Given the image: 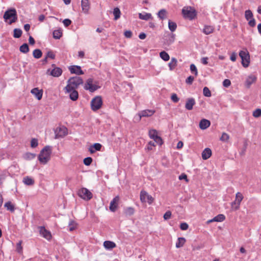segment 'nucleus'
<instances>
[{"mask_svg": "<svg viewBox=\"0 0 261 261\" xmlns=\"http://www.w3.org/2000/svg\"><path fill=\"white\" fill-rule=\"evenodd\" d=\"M51 148L49 146H45L40 152L38 160L41 164H46L50 159Z\"/></svg>", "mask_w": 261, "mask_h": 261, "instance_id": "obj_1", "label": "nucleus"}, {"mask_svg": "<svg viewBox=\"0 0 261 261\" xmlns=\"http://www.w3.org/2000/svg\"><path fill=\"white\" fill-rule=\"evenodd\" d=\"M84 82L82 77L80 76H74L70 77L67 81V85L65 89L69 90L77 89L80 85H82Z\"/></svg>", "mask_w": 261, "mask_h": 261, "instance_id": "obj_2", "label": "nucleus"}, {"mask_svg": "<svg viewBox=\"0 0 261 261\" xmlns=\"http://www.w3.org/2000/svg\"><path fill=\"white\" fill-rule=\"evenodd\" d=\"M4 18L6 22L9 20V24L15 22L17 20L16 10L14 9H11L6 11L4 14Z\"/></svg>", "mask_w": 261, "mask_h": 261, "instance_id": "obj_3", "label": "nucleus"}, {"mask_svg": "<svg viewBox=\"0 0 261 261\" xmlns=\"http://www.w3.org/2000/svg\"><path fill=\"white\" fill-rule=\"evenodd\" d=\"M182 14L185 18L190 20L194 19L197 16V12L192 7H184L182 9Z\"/></svg>", "mask_w": 261, "mask_h": 261, "instance_id": "obj_4", "label": "nucleus"}, {"mask_svg": "<svg viewBox=\"0 0 261 261\" xmlns=\"http://www.w3.org/2000/svg\"><path fill=\"white\" fill-rule=\"evenodd\" d=\"M102 103V97L100 96H96L91 101V109L94 112L97 111L101 108Z\"/></svg>", "mask_w": 261, "mask_h": 261, "instance_id": "obj_5", "label": "nucleus"}, {"mask_svg": "<svg viewBox=\"0 0 261 261\" xmlns=\"http://www.w3.org/2000/svg\"><path fill=\"white\" fill-rule=\"evenodd\" d=\"M239 56L242 59V64L243 67H248L250 63V56L247 50H241Z\"/></svg>", "mask_w": 261, "mask_h": 261, "instance_id": "obj_6", "label": "nucleus"}, {"mask_svg": "<svg viewBox=\"0 0 261 261\" xmlns=\"http://www.w3.org/2000/svg\"><path fill=\"white\" fill-rule=\"evenodd\" d=\"M243 199V196L240 192H238L236 194L235 200L231 204V207L232 210L237 211L240 208V204Z\"/></svg>", "mask_w": 261, "mask_h": 261, "instance_id": "obj_7", "label": "nucleus"}, {"mask_svg": "<svg viewBox=\"0 0 261 261\" xmlns=\"http://www.w3.org/2000/svg\"><path fill=\"white\" fill-rule=\"evenodd\" d=\"M78 195L82 199L88 201L92 198V193L87 188H83L79 190Z\"/></svg>", "mask_w": 261, "mask_h": 261, "instance_id": "obj_8", "label": "nucleus"}, {"mask_svg": "<svg viewBox=\"0 0 261 261\" xmlns=\"http://www.w3.org/2000/svg\"><path fill=\"white\" fill-rule=\"evenodd\" d=\"M99 88V86L95 84H93V79L92 78L88 79L84 85V89L88 90L91 92H93Z\"/></svg>", "mask_w": 261, "mask_h": 261, "instance_id": "obj_9", "label": "nucleus"}, {"mask_svg": "<svg viewBox=\"0 0 261 261\" xmlns=\"http://www.w3.org/2000/svg\"><path fill=\"white\" fill-rule=\"evenodd\" d=\"M51 66L53 67V69L51 70L49 69H48L47 70V73L48 74V72H49V75L54 77H59L61 76L63 72L62 69L60 67H56V65L54 64H53Z\"/></svg>", "mask_w": 261, "mask_h": 261, "instance_id": "obj_10", "label": "nucleus"}, {"mask_svg": "<svg viewBox=\"0 0 261 261\" xmlns=\"http://www.w3.org/2000/svg\"><path fill=\"white\" fill-rule=\"evenodd\" d=\"M140 200L142 202H147L150 204L153 202L154 199L151 195H148L146 191H141L140 192Z\"/></svg>", "mask_w": 261, "mask_h": 261, "instance_id": "obj_11", "label": "nucleus"}, {"mask_svg": "<svg viewBox=\"0 0 261 261\" xmlns=\"http://www.w3.org/2000/svg\"><path fill=\"white\" fill-rule=\"evenodd\" d=\"M55 138H63L68 134L67 129L64 126L58 127L55 130Z\"/></svg>", "mask_w": 261, "mask_h": 261, "instance_id": "obj_12", "label": "nucleus"}, {"mask_svg": "<svg viewBox=\"0 0 261 261\" xmlns=\"http://www.w3.org/2000/svg\"><path fill=\"white\" fill-rule=\"evenodd\" d=\"M40 235L47 240H50L52 236L51 232L45 229L44 226L39 227Z\"/></svg>", "mask_w": 261, "mask_h": 261, "instance_id": "obj_13", "label": "nucleus"}, {"mask_svg": "<svg viewBox=\"0 0 261 261\" xmlns=\"http://www.w3.org/2000/svg\"><path fill=\"white\" fill-rule=\"evenodd\" d=\"M155 113V111L153 110H145L139 112L138 114L139 118V120H141L142 117H148L152 116Z\"/></svg>", "mask_w": 261, "mask_h": 261, "instance_id": "obj_14", "label": "nucleus"}, {"mask_svg": "<svg viewBox=\"0 0 261 261\" xmlns=\"http://www.w3.org/2000/svg\"><path fill=\"white\" fill-rule=\"evenodd\" d=\"M64 90L65 93L69 94V97L71 100L73 101L76 100L79 98V93L76 89H73L69 90L68 89H65Z\"/></svg>", "mask_w": 261, "mask_h": 261, "instance_id": "obj_15", "label": "nucleus"}, {"mask_svg": "<svg viewBox=\"0 0 261 261\" xmlns=\"http://www.w3.org/2000/svg\"><path fill=\"white\" fill-rule=\"evenodd\" d=\"M81 7L83 12L88 14L90 9V3L89 0H82L81 1Z\"/></svg>", "mask_w": 261, "mask_h": 261, "instance_id": "obj_16", "label": "nucleus"}, {"mask_svg": "<svg viewBox=\"0 0 261 261\" xmlns=\"http://www.w3.org/2000/svg\"><path fill=\"white\" fill-rule=\"evenodd\" d=\"M69 70L71 73H74L77 75H82L84 73L79 66H71L69 67Z\"/></svg>", "mask_w": 261, "mask_h": 261, "instance_id": "obj_17", "label": "nucleus"}, {"mask_svg": "<svg viewBox=\"0 0 261 261\" xmlns=\"http://www.w3.org/2000/svg\"><path fill=\"white\" fill-rule=\"evenodd\" d=\"M119 200V196H116L115 197H114L113 200L111 201L110 202V210H111V211L112 212H115L117 207V203L118 202Z\"/></svg>", "mask_w": 261, "mask_h": 261, "instance_id": "obj_18", "label": "nucleus"}, {"mask_svg": "<svg viewBox=\"0 0 261 261\" xmlns=\"http://www.w3.org/2000/svg\"><path fill=\"white\" fill-rule=\"evenodd\" d=\"M195 100L193 98H190L187 99L185 108L188 110H191L193 109V106L195 105Z\"/></svg>", "mask_w": 261, "mask_h": 261, "instance_id": "obj_19", "label": "nucleus"}, {"mask_svg": "<svg viewBox=\"0 0 261 261\" xmlns=\"http://www.w3.org/2000/svg\"><path fill=\"white\" fill-rule=\"evenodd\" d=\"M31 92L35 96L38 100H40L42 97L43 92L39 90L38 88H35L31 90Z\"/></svg>", "mask_w": 261, "mask_h": 261, "instance_id": "obj_20", "label": "nucleus"}, {"mask_svg": "<svg viewBox=\"0 0 261 261\" xmlns=\"http://www.w3.org/2000/svg\"><path fill=\"white\" fill-rule=\"evenodd\" d=\"M211 125V122L205 119H202L199 122V127L204 130L208 128Z\"/></svg>", "mask_w": 261, "mask_h": 261, "instance_id": "obj_21", "label": "nucleus"}, {"mask_svg": "<svg viewBox=\"0 0 261 261\" xmlns=\"http://www.w3.org/2000/svg\"><path fill=\"white\" fill-rule=\"evenodd\" d=\"M256 76L254 75H249L246 80V86L247 88H249L252 84L256 81Z\"/></svg>", "mask_w": 261, "mask_h": 261, "instance_id": "obj_22", "label": "nucleus"}, {"mask_svg": "<svg viewBox=\"0 0 261 261\" xmlns=\"http://www.w3.org/2000/svg\"><path fill=\"white\" fill-rule=\"evenodd\" d=\"M211 155L212 150L209 148H205L202 152V158L204 160L209 159Z\"/></svg>", "mask_w": 261, "mask_h": 261, "instance_id": "obj_23", "label": "nucleus"}, {"mask_svg": "<svg viewBox=\"0 0 261 261\" xmlns=\"http://www.w3.org/2000/svg\"><path fill=\"white\" fill-rule=\"evenodd\" d=\"M215 28L212 25H205L202 30V32L205 35H209L214 32Z\"/></svg>", "mask_w": 261, "mask_h": 261, "instance_id": "obj_24", "label": "nucleus"}, {"mask_svg": "<svg viewBox=\"0 0 261 261\" xmlns=\"http://www.w3.org/2000/svg\"><path fill=\"white\" fill-rule=\"evenodd\" d=\"M103 246L108 250L112 249L116 247V244L110 241H106L103 242Z\"/></svg>", "mask_w": 261, "mask_h": 261, "instance_id": "obj_25", "label": "nucleus"}, {"mask_svg": "<svg viewBox=\"0 0 261 261\" xmlns=\"http://www.w3.org/2000/svg\"><path fill=\"white\" fill-rule=\"evenodd\" d=\"M102 145L100 143H95L92 146H91L89 148V151L91 153H93L95 151H99L101 148Z\"/></svg>", "mask_w": 261, "mask_h": 261, "instance_id": "obj_26", "label": "nucleus"}, {"mask_svg": "<svg viewBox=\"0 0 261 261\" xmlns=\"http://www.w3.org/2000/svg\"><path fill=\"white\" fill-rule=\"evenodd\" d=\"M177 65V60L175 58H172L168 64L170 70L172 71L175 69Z\"/></svg>", "mask_w": 261, "mask_h": 261, "instance_id": "obj_27", "label": "nucleus"}, {"mask_svg": "<svg viewBox=\"0 0 261 261\" xmlns=\"http://www.w3.org/2000/svg\"><path fill=\"white\" fill-rule=\"evenodd\" d=\"M157 15H158V17L161 20H163L167 18V12L165 9H163L160 10L158 12Z\"/></svg>", "mask_w": 261, "mask_h": 261, "instance_id": "obj_28", "label": "nucleus"}, {"mask_svg": "<svg viewBox=\"0 0 261 261\" xmlns=\"http://www.w3.org/2000/svg\"><path fill=\"white\" fill-rule=\"evenodd\" d=\"M23 182L27 186H32L34 184V180L30 176H25L23 179Z\"/></svg>", "mask_w": 261, "mask_h": 261, "instance_id": "obj_29", "label": "nucleus"}, {"mask_svg": "<svg viewBox=\"0 0 261 261\" xmlns=\"http://www.w3.org/2000/svg\"><path fill=\"white\" fill-rule=\"evenodd\" d=\"M139 18L140 19L148 20L152 18V15L150 13H139Z\"/></svg>", "mask_w": 261, "mask_h": 261, "instance_id": "obj_30", "label": "nucleus"}, {"mask_svg": "<svg viewBox=\"0 0 261 261\" xmlns=\"http://www.w3.org/2000/svg\"><path fill=\"white\" fill-rule=\"evenodd\" d=\"M175 35L174 34H170L166 37V43L170 45L173 43L175 40Z\"/></svg>", "mask_w": 261, "mask_h": 261, "instance_id": "obj_31", "label": "nucleus"}, {"mask_svg": "<svg viewBox=\"0 0 261 261\" xmlns=\"http://www.w3.org/2000/svg\"><path fill=\"white\" fill-rule=\"evenodd\" d=\"M186 241V239L184 238H178L177 241L176 243V247L178 248L182 247Z\"/></svg>", "mask_w": 261, "mask_h": 261, "instance_id": "obj_32", "label": "nucleus"}, {"mask_svg": "<svg viewBox=\"0 0 261 261\" xmlns=\"http://www.w3.org/2000/svg\"><path fill=\"white\" fill-rule=\"evenodd\" d=\"M19 50L20 52L23 54L28 53L30 50L28 44L23 43L22 45H21L19 47Z\"/></svg>", "mask_w": 261, "mask_h": 261, "instance_id": "obj_33", "label": "nucleus"}, {"mask_svg": "<svg viewBox=\"0 0 261 261\" xmlns=\"http://www.w3.org/2000/svg\"><path fill=\"white\" fill-rule=\"evenodd\" d=\"M77 227L76 223L73 220H70L69 222L68 228V230L72 231L76 229Z\"/></svg>", "mask_w": 261, "mask_h": 261, "instance_id": "obj_34", "label": "nucleus"}, {"mask_svg": "<svg viewBox=\"0 0 261 261\" xmlns=\"http://www.w3.org/2000/svg\"><path fill=\"white\" fill-rule=\"evenodd\" d=\"M4 206L7 210L10 211L11 212H13L15 211L14 205L10 201L6 202Z\"/></svg>", "mask_w": 261, "mask_h": 261, "instance_id": "obj_35", "label": "nucleus"}, {"mask_svg": "<svg viewBox=\"0 0 261 261\" xmlns=\"http://www.w3.org/2000/svg\"><path fill=\"white\" fill-rule=\"evenodd\" d=\"M135 213V210L132 207H128L124 209V214L126 216H132Z\"/></svg>", "mask_w": 261, "mask_h": 261, "instance_id": "obj_36", "label": "nucleus"}, {"mask_svg": "<svg viewBox=\"0 0 261 261\" xmlns=\"http://www.w3.org/2000/svg\"><path fill=\"white\" fill-rule=\"evenodd\" d=\"M53 37L56 39H59L62 36V32L61 30H56L53 32Z\"/></svg>", "mask_w": 261, "mask_h": 261, "instance_id": "obj_37", "label": "nucleus"}, {"mask_svg": "<svg viewBox=\"0 0 261 261\" xmlns=\"http://www.w3.org/2000/svg\"><path fill=\"white\" fill-rule=\"evenodd\" d=\"M160 56L162 60L167 61L170 59V56L165 51H162L160 53Z\"/></svg>", "mask_w": 261, "mask_h": 261, "instance_id": "obj_38", "label": "nucleus"}, {"mask_svg": "<svg viewBox=\"0 0 261 261\" xmlns=\"http://www.w3.org/2000/svg\"><path fill=\"white\" fill-rule=\"evenodd\" d=\"M113 14L114 15V19L117 20L120 17L121 12L119 8L116 7L114 9Z\"/></svg>", "mask_w": 261, "mask_h": 261, "instance_id": "obj_39", "label": "nucleus"}, {"mask_svg": "<svg viewBox=\"0 0 261 261\" xmlns=\"http://www.w3.org/2000/svg\"><path fill=\"white\" fill-rule=\"evenodd\" d=\"M33 57L36 59H39L42 57V53L39 49H35L33 53Z\"/></svg>", "mask_w": 261, "mask_h": 261, "instance_id": "obj_40", "label": "nucleus"}, {"mask_svg": "<svg viewBox=\"0 0 261 261\" xmlns=\"http://www.w3.org/2000/svg\"><path fill=\"white\" fill-rule=\"evenodd\" d=\"M168 28L169 30L173 32L175 31L177 28L176 23L169 20L168 21Z\"/></svg>", "mask_w": 261, "mask_h": 261, "instance_id": "obj_41", "label": "nucleus"}, {"mask_svg": "<svg viewBox=\"0 0 261 261\" xmlns=\"http://www.w3.org/2000/svg\"><path fill=\"white\" fill-rule=\"evenodd\" d=\"M225 219V216L223 214H219L213 218L215 222H222Z\"/></svg>", "mask_w": 261, "mask_h": 261, "instance_id": "obj_42", "label": "nucleus"}, {"mask_svg": "<svg viewBox=\"0 0 261 261\" xmlns=\"http://www.w3.org/2000/svg\"><path fill=\"white\" fill-rule=\"evenodd\" d=\"M22 32L19 29H15L14 30L13 37L15 38H19L21 37Z\"/></svg>", "mask_w": 261, "mask_h": 261, "instance_id": "obj_43", "label": "nucleus"}, {"mask_svg": "<svg viewBox=\"0 0 261 261\" xmlns=\"http://www.w3.org/2000/svg\"><path fill=\"white\" fill-rule=\"evenodd\" d=\"M245 17L247 20H249L253 17V13L251 10H248L245 12Z\"/></svg>", "mask_w": 261, "mask_h": 261, "instance_id": "obj_44", "label": "nucleus"}, {"mask_svg": "<svg viewBox=\"0 0 261 261\" xmlns=\"http://www.w3.org/2000/svg\"><path fill=\"white\" fill-rule=\"evenodd\" d=\"M35 156V154L30 152H27L24 154V158L26 160H31L34 159Z\"/></svg>", "mask_w": 261, "mask_h": 261, "instance_id": "obj_45", "label": "nucleus"}, {"mask_svg": "<svg viewBox=\"0 0 261 261\" xmlns=\"http://www.w3.org/2000/svg\"><path fill=\"white\" fill-rule=\"evenodd\" d=\"M203 94L206 97H211V92L207 87H204L203 89Z\"/></svg>", "mask_w": 261, "mask_h": 261, "instance_id": "obj_46", "label": "nucleus"}, {"mask_svg": "<svg viewBox=\"0 0 261 261\" xmlns=\"http://www.w3.org/2000/svg\"><path fill=\"white\" fill-rule=\"evenodd\" d=\"M149 135L151 139H154V138H155L158 136V132L155 129L150 130Z\"/></svg>", "mask_w": 261, "mask_h": 261, "instance_id": "obj_47", "label": "nucleus"}, {"mask_svg": "<svg viewBox=\"0 0 261 261\" xmlns=\"http://www.w3.org/2000/svg\"><path fill=\"white\" fill-rule=\"evenodd\" d=\"M190 70L192 73L196 76L198 75L197 69L196 66L194 64H192L190 65Z\"/></svg>", "mask_w": 261, "mask_h": 261, "instance_id": "obj_48", "label": "nucleus"}, {"mask_svg": "<svg viewBox=\"0 0 261 261\" xmlns=\"http://www.w3.org/2000/svg\"><path fill=\"white\" fill-rule=\"evenodd\" d=\"M92 162V159L91 157H87L84 159V164L86 166H89Z\"/></svg>", "mask_w": 261, "mask_h": 261, "instance_id": "obj_49", "label": "nucleus"}, {"mask_svg": "<svg viewBox=\"0 0 261 261\" xmlns=\"http://www.w3.org/2000/svg\"><path fill=\"white\" fill-rule=\"evenodd\" d=\"M38 145V140L35 138H33L31 141V146L32 148L36 147Z\"/></svg>", "mask_w": 261, "mask_h": 261, "instance_id": "obj_50", "label": "nucleus"}, {"mask_svg": "<svg viewBox=\"0 0 261 261\" xmlns=\"http://www.w3.org/2000/svg\"><path fill=\"white\" fill-rule=\"evenodd\" d=\"M253 116L255 118L260 117L261 116V109H256L253 112Z\"/></svg>", "mask_w": 261, "mask_h": 261, "instance_id": "obj_51", "label": "nucleus"}, {"mask_svg": "<svg viewBox=\"0 0 261 261\" xmlns=\"http://www.w3.org/2000/svg\"><path fill=\"white\" fill-rule=\"evenodd\" d=\"M229 138V135L225 133H223L222 134V136H221V137L220 138V140L222 141H228Z\"/></svg>", "mask_w": 261, "mask_h": 261, "instance_id": "obj_52", "label": "nucleus"}, {"mask_svg": "<svg viewBox=\"0 0 261 261\" xmlns=\"http://www.w3.org/2000/svg\"><path fill=\"white\" fill-rule=\"evenodd\" d=\"M171 212L170 211H167L164 215V219L166 220H168L171 217Z\"/></svg>", "mask_w": 261, "mask_h": 261, "instance_id": "obj_53", "label": "nucleus"}, {"mask_svg": "<svg viewBox=\"0 0 261 261\" xmlns=\"http://www.w3.org/2000/svg\"><path fill=\"white\" fill-rule=\"evenodd\" d=\"M16 251L19 253H21L22 252V247L21 246V241H20L19 243H18L17 244Z\"/></svg>", "mask_w": 261, "mask_h": 261, "instance_id": "obj_54", "label": "nucleus"}, {"mask_svg": "<svg viewBox=\"0 0 261 261\" xmlns=\"http://www.w3.org/2000/svg\"><path fill=\"white\" fill-rule=\"evenodd\" d=\"M194 80V77L193 76L190 75L189 77H188L187 79H186V83L187 84L191 85L193 83Z\"/></svg>", "mask_w": 261, "mask_h": 261, "instance_id": "obj_55", "label": "nucleus"}, {"mask_svg": "<svg viewBox=\"0 0 261 261\" xmlns=\"http://www.w3.org/2000/svg\"><path fill=\"white\" fill-rule=\"evenodd\" d=\"M189 225L187 223L183 222L180 225V228L182 230H186L188 229Z\"/></svg>", "mask_w": 261, "mask_h": 261, "instance_id": "obj_56", "label": "nucleus"}, {"mask_svg": "<svg viewBox=\"0 0 261 261\" xmlns=\"http://www.w3.org/2000/svg\"><path fill=\"white\" fill-rule=\"evenodd\" d=\"M153 140L160 145H161L163 144V140L162 138L158 136L155 138H154Z\"/></svg>", "mask_w": 261, "mask_h": 261, "instance_id": "obj_57", "label": "nucleus"}, {"mask_svg": "<svg viewBox=\"0 0 261 261\" xmlns=\"http://www.w3.org/2000/svg\"><path fill=\"white\" fill-rule=\"evenodd\" d=\"M231 85V82L228 79H225L223 82V86L225 87H228Z\"/></svg>", "mask_w": 261, "mask_h": 261, "instance_id": "obj_58", "label": "nucleus"}, {"mask_svg": "<svg viewBox=\"0 0 261 261\" xmlns=\"http://www.w3.org/2000/svg\"><path fill=\"white\" fill-rule=\"evenodd\" d=\"M171 100L174 102H177L179 101V98H178L176 94H175V93H173L172 94V95L171 96Z\"/></svg>", "mask_w": 261, "mask_h": 261, "instance_id": "obj_59", "label": "nucleus"}, {"mask_svg": "<svg viewBox=\"0 0 261 261\" xmlns=\"http://www.w3.org/2000/svg\"><path fill=\"white\" fill-rule=\"evenodd\" d=\"M46 56L47 57L50 58L51 59H54L55 58V55L52 51H48Z\"/></svg>", "mask_w": 261, "mask_h": 261, "instance_id": "obj_60", "label": "nucleus"}, {"mask_svg": "<svg viewBox=\"0 0 261 261\" xmlns=\"http://www.w3.org/2000/svg\"><path fill=\"white\" fill-rule=\"evenodd\" d=\"M178 179L179 180L185 179L187 182L188 181L187 176L185 173H182L178 177Z\"/></svg>", "mask_w": 261, "mask_h": 261, "instance_id": "obj_61", "label": "nucleus"}, {"mask_svg": "<svg viewBox=\"0 0 261 261\" xmlns=\"http://www.w3.org/2000/svg\"><path fill=\"white\" fill-rule=\"evenodd\" d=\"M65 27H67L71 23V21L69 19H65L63 21Z\"/></svg>", "mask_w": 261, "mask_h": 261, "instance_id": "obj_62", "label": "nucleus"}, {"mask_svg": "<svg viewBox=\"0 0 261 261\" xmlns=\"http://www.w3.org/2000/svg\"><path fill=\"white\" fill-rule=\"evenodd\" d=\"M248 24L251 27H254L256 24L255 19L253 18L250 19L248 22Z\"/></svg>", "mask_w": 261, "mask_h": 261, "instance_id": "obj_63", "label": "nucleus"}, {"mask_svg": "<svg viewBox=\"0 0 261 261\" xmlns=\"http://www.w3.org/2000/svg\"><path fill=\"white\" fill-rule=\"evenodd\" d=\"M124 36L126 38H130L132 36V32L130 31H126L124 32Z\"/></svg>", "mask_w": 261, "mask_h": 261, "instance_id": "obj_64", "label": "nucleus"}]
</instances>
